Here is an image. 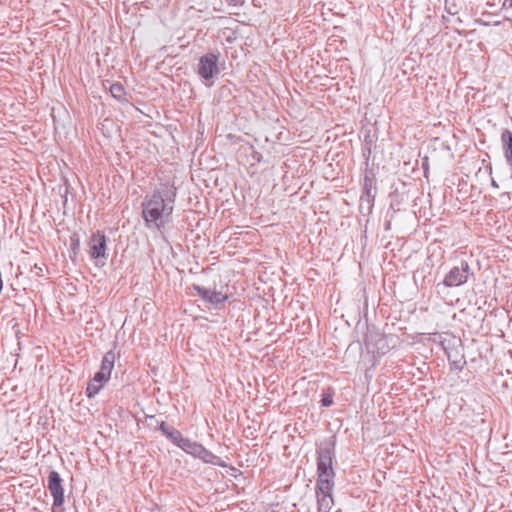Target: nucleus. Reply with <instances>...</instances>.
<instances>
[{
	"label": "nucleus",
	"mask_w": 512,
	"mask_h": 512,
	"mask_svg": "<svg viewBox=\"0 0 512 512\" xmlns=\"http://www.w3.org/2000/svg\"><path fill=\"white\" fill-rule=\"evenodd\" d=\"M89 254L92 259H107V238L104 233L97 231L93 233L88 242Z\"/></svg>",
	"instance_id": "nucleus-6"
},
{
	"label": "nucleus",
	"mask_w": 512,
	"mask_h": 512,
	"mask_svg": "<svg viewBox=\"0 0 512 512\" xmlns=\"http://www.w3.org/2000/svg\"><path fill=\"white\" fill-rule=\"evenodd\" d=\"M199 446L200 443L192 441L189 438L183 437L178 447L182 449L185 453L194 457L197 450L199 449Z\"/></svg>",
	"instance_id": "nucleus-16"
},
{
	"label": "nucleus",
	"mask_w": 512,
	"mask_h": 512,
	"mask_svg": "<svg viewBox=\"0 0 512 512\" xmlns=\"http://www.w3.org/2000/svg\"><path fill=\"white\" fill-rule=\"evenodd\" d=\"M365 344L368 349H372L373 352L381 354H385L389 349L384 334L376 330H368L365 335Z\"/></svg>",
	"instance_id": "nucleus-9"
},
{
	"label": "nucleus",
	"mask_w": 512,
	"mask_h": 512,
	"mask_svg": "<svg viewBox=\"0 0 512 512\" xmlns=\"http://www.w3.org/2000/svg\"><path fill=\"white\" fill-rule=\"evenodd\" d=\"M253 158L256 159L258 162H260L261 155L258 152H254Z\"/></svg>",
	"instance_id": "nucleus-22"
},
{
	"label": "nucleus",
	"mask_w": 512,
	"mask_h": 512,
	"mask_svg": "<svg viewBox=\"0 0 512 512\" xmlns=\"http://www.w3.org/2000/svg\"><path fill=\"white\" fill-rule=\"evenodd\" d=\"M448 360L450 361V364L452 366V369L461 371L465 365V361L462 360H451V355L447 353Z\"/></svg>",
	"instance_id": "nucleus-19"
},
{
	"label": "nucleus",
	"mask_w": 512,
	"mask_h": 512,
	"mask_svg": "<svg viewBox=\"0 0 512 512\" xmlns=\"http://www.w3.org/2000/svg\"><path fill=\"white\" fill-rule=\"evenodd\" d=\"M193 290L197 292V295L205 302L218 307L219 305H222L225 301H227L228 296L226 294H223L220 291L210 290L208 288H205L203 286L194 284L192 286Z\"/></svg>",
	"instance_id": "nucleus-8"
},
{
	"label": "nucleus",
	"mask_w": 512,
	"mask_h": 512,
	"mask_svg": "<svg viewBox=\"0 0 512 512\" xmlns=\"http://www.w3.org/2000/svg\"><path fill=\"white\" fill-rule=\"evenodd\" d=\"M195 458L201 459L203 462L208 464L217 465L220 467H226V463L217 455L213 454L211 451L206 449L202 444H200L199 449L197 450Z\"/></svg>",
	"instance_id": "nucleus-12"
},
{
	"label": "nucleus",
	"mask_w": 512,
	"mask_h": 512,
	"mask_svg": "<svg viewBox=\"0 0 512 512\" xmlns=\"http://www.w3.org/2000/svg\"><path fill=\"white\" fill-rule=\"evenodd\" d=\"M501 145L506 162L512 170V132L508 129L501 133Z\"/></svg>",
	"instance_id": "nucleus-14"
},
{
	"label": "nucleus",
	"mask_w": 512,
	"mask_h": 512,
	"mask_svg": "<svg viewBox=\"0 0 512 512\" xmlns=\"http://www.w3.org/2000/svg\"><path fill=\"white\" fill-rule=\"evenodd\" d=\"M146 419L155 420L158 430L162 432L174 445L179 446L180 442L183 439V435L177 429L172 426H169L165 421H159L154 415H147Z\"/></svg>",
	"instance_id": "nucleus-10"
},
{
	"label": "nucleus",
	"mask_w": 512,
	"mask_h": 512,
	"mask_svg": "<svg viewBox=\"0 0 512 512\" xmlns=\"http://www.w3.org/2000/svg\"><path fill=\"white\" fill-rule=\"evenodd\" d=\"M195 458L201 459L203 462L208 464L217 465L220 467H226V463L217 455L213 454L211 451L206 449L202 444H200L199 449L197 450Z\"/></svg>",
	"instance_id": "nucleus-13"
},
{
	"label": "nucleus",
	"mask_w": 512,
	"mask_h": 512,
	"mask_svg": "<svg viewBox=\"0 0 512 512\" xmlns=\"http://www.w3.org/2000/svg\"><path fill=\"white\" fill-rule=\"evenodd\" d=\"M109 90H110L111 95L115 99H117L119 101L126 100V98H125L126 91H125L124 86L121 83L116 82V83L111 84Z\"/></svg>",
	"instance_id": "nucleus-17"
},
{
	"label": "nucleus",
	"mask_w": 512,
	"mask_h": 512,
	"mask_svg": "<svg viewBox=\"0 0 512 512\" xmlns=\"http://www.w3.org/2000/svg\"><path fill=\"white\" fill-rule=\"evenodd\" d=\"M219 57V52H209L199 58L196 72L208 87L213 85L212 79L220 73Z\"/></svg>",
	"instance_id": "nucleus-3"
},
{
	"label": "nucleus",
	"mask_w": 512,
	"mask_h": 512,
	"mask_svg": "<svg viewBox=\"0 0 512 512\" xmlns=\"http://www.w3.org/2000/svg\"><path fill=\"white\" fill-rule=\"evenodd\" d=\"M153 424H155V429H158L156 421L155 420H150L149 425L152 426Z\"/></svg>",
	"instance_id": "nucleus-23"
},
{
	"label": "nucleus",
	"mask_w": 512,
	"mask_h": 512,
	"mask_svg": "<svg viewBox=\"0 0 512 512\" xmlns=\"http://www.w3.org/2000/svg\"><path fill=\"white\" fill-rule=\"evenodd\" d=\"M317 453V479L315 493L317 498V511L330 512L334 506L333 489L335 471L333 460L335 458V437L323 441L316 450Z\"/></svg>",
	"instance_id": "nucleus-1"
},
{
	"label": "nucleus",
	"mask_w": 512,
	"mask_h": 512,
	"mask_svg": "<svg viewBox=\"0 0 512 512\" xmlns=\"http://www.w3.org/2000/svg\"><path fill=\"white\" fill-rule=\"evenodd\" d=\"M109 380L110 378L108 376L105 374H100V371H97L86 387L87 397L93 398L95 395H97Z\"/></svg>",
	"instance_id": "nucleus-11"
},
{
	"label": "nucleus",
	"mask_w": 512,
	"mask_h": 512,
	"mask_svg": "<svg viewBox=\"0 0 512 512\" xmlns=\"http://www.w3.org/2000/svg\"><path fill=\"white\" fill-rule=\"evenodd\" d=\"M47 486L53 497L52 512H64V488L60 474L57 471L49 472Z\"/></svg>",
	"instance_id": "nucleus-5"
},
{
	"label": "nucleus",
	"mask_w": 512,
	"mask_h": 512,
	"mask_svg": "<svg viewBox=\"0 0 512 512\" xmlns=\"http://www.w3.org/2000/svg\"><path fill=\"white\" fill-rule=\"evenodd\" d=\"M176 194L173 185L162 184L144 197L142 217L148 229L160 230L169 220L174 210Z\"/></svg>",
	"instance_id": "nucleus-2"
},
{
	"label": "nucleus",
	"mask_w": 512,
	"mask_h": 512,
	"mask_svg": "<svg viewBox=\"0 0 512 512\" xmlns=\"http://www.w3.org/2000/svg\"><path fill=\"white\" fill-rule=\"evenodd\" d=\"M116 355L113 350L106 352L102 358L100 365V374H105L109 378L111 377L112 370L114 368Z\"/></svg>",
	"instance_id": "nucleus-15"
},
{
	"label": "nucleus",
	"mask_w": 512,
	"mask_h": 512,
	"mask_svg": "<svg viewBox=\"0 0 512 512\" xmlns=\"http://www.w3.org/2000/svg\"><path fill=\"white\" fill-rule=\"evenodd\" d=\"M321 404L324 407H329L333 404V393L327 392L322 394Z\"/></svg>",
	"instance_id": "nucleus-18"
},
{
	"label": "nucleus",
	"mask_w": 512,
	"mask_h": 512,
	"mask_svg": "<svg viewBox=\"0 0 512 512\" xmlns=\"http://www.w3.org/2000/svg\"><path fill=\"white\" fill-rule=\"evenodd\" d=\"M473 274L468 262L461 260L458 265L452 267L445 275L443 285L449 288L464 285Z\"/></svg>",
	"instance_id": "nucleus-4"
},
{
	"label": "nucleus",
	"mask_w": 512,
	"mask_h": 512,
	"mask_svg": "<svg viewBox=\"0 0 512 512\" xmlns=\"http://www.w3.org/2000/svg\"><path fill=\"white\" fill-rule=\"evenodd\" d=\"M492 185L498 187L497 183L494 180H492Z\"/></svg>",
	"instance_id": "nucleus-24"
},
{
	"label": "nucleus",
	"mask_w": 512,
	"mask_h": 512,
	"mask_svg": "<svg viewBox=\"0 0 512 512\" xmlns=\"http://www.w3.org/2000/svg\"><path fill=\"white\" fill-rule=\"evenodd\" d=\"M228 6L240 7L244 4L245 0H224Z\"/></svg>",
	"instance_id": "nucleus-20"
},
{
	"label": "nucleus",
	"mask_w": 512,
	"mask_h": 512,
	"mask_svg": "<svg viewBox=\"0 0 512 512\" xmlns=\"http://www.w3.org/2000/svg\"><path fill=\"white\" fill-rule=\"evenodd\" d=\"M503 8H504V9L512 8V0H504V2H503Z\"/></svg>",
	"instance_id": "nucleus-21"
},
{
	"label": "nucleus",
	"mask_w": 512,
	"mask_h": 512,
	"mask_svg": "<svg viewBox=\"0 0 512 512\" xmlns=\"http://www.w3.org/2000/svg\"><path fill=\"white\" fill-rule=\"evenodd\" d=\"M376 179L373 175L365 174L363 180L362 194L360 196V207L367 205L368 212H371L375 200Z\"/></svg>",
	"instance_id": "nucleus-7"
}]
</instances>
